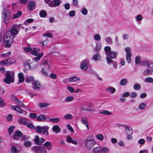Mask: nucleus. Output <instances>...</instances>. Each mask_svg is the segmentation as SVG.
Segmentation results:
<instances>
[{
  "mask_svg": "<svg viewBox=\"0 0 153 153\" xmlns=\"http://www.w3.org/2000/svg\"><path fill=\"white\" fill-rule=\"evenodd\" d=\"M21 24L14 25L12 27L11 31H8L5 33L0 34V47L4 45L6 48H9L13 41V36L19 32Z\"/></svg>",
  "mask_w": 153,
  "mask_h": 153,
  "instance_id": "obj_1",
  "label": "nucleus"
},
{
  "mask_svg": "<svg viewBox=\"0 0 153 153\" xmlns=\"http://www.w3.org/2000/svg\"><path fill=\"white\" fill-rule=\"evenodd\" d=\"M139 64L141 65L147 66V68L143 73L144 75H149L153 72V62L148 60H143Z\"/></svg>",
  "mask_w": 153,
  "mask_h": 153,
  "instance_id": "obj_2",
  "label": "nucleus"
},
{
  "mask_svg": "<svg viewBox=\"0 0 153 153\" xmlns=\"http://www.w3.org/2000/svg\"><path fill=\"white\" fill-rule=\"evenodd\" d=\"M104 50L106 55V60H107L108 58L111 59L116 58L117 55V52L115 51H111V48L110 46H107L105 47L104 48Z\"/></svg>",
  "mask_w": 153,
  "mask_h": 153,
  "instance_id": "obj_3",
  "label": "nucleus"
},
{
  "mask_svg": "<svg viewBox=\"0 0 153 153\" xmlns=\"http://www.w3.org/2000/svg\"><path fill=\"white\" fill-rule=\"evenodd\" d=\"M6 78L4 79V82L7 84H10L14 82V72L13 71H8L5 74Z\"/></svg>",
  "mask_w": 153,
  "mask_h": 153,
  "instance_id": "obj_4",
  "label": "nucleus"
},
{
  "mask_svg": "<svg viewBox=\"0 0 153 153\" xmlns=\"http://www.w3.org/2000/svg\"><path fill=\"white\" fill-rule=\"evenodd\" d=\"M10 10L7 8H4L2 11L1 18L2 21L5 22L6 25L7 24L6 22L10 19Z\"/></svg>",
  "mask_w": 153,
  "mask_h": 153,
  "instance_id": "obj_5",
  "label": "nucleus"
},
{
  "mask_svg": "<svg viewBox=\"0 0 153 153\" xmlns=\"http://www.w3.org/2000/svg\"><path fill=\"white\" fill-rule=\"evenodd\" d=\"M37 60L35 59L34 60L30 59L27 60L25 63V66H28V68L31 69H34L36 68L38 65V62Z\"/></svg>",
  "mask_w": 153,
  "mask_h": 153,
  "instance_id": "obj_6",
  "label": "nucleus"
},
{
  "mask_svg": "<svg viewBox=\"0 0 153 153\" xmlns=\"http://www.w3.org/2000/svg\"><path fill=\"white\" fill-rule=\"evenodd\" d=\"M49 127L47 126H38L36 128V132L38 133H42L43 134L48 135L49 134L48 130Z\"/></svg>",
  "mask_w": 153,
  "mask_h": 153,
  "instance_id": "obj_7",
  "label": "nucleus"
},
{
  "mask_svg": "<svg viewBox=\"0 0 153 153\" xmlns=\"http://www.w3.org/2000/svg\"><path fill=\"white\" fill-rule=\"evenodd\" d=\"M125 51L126 61L128 63H130L131 62V57L132 55L131 48L129 47H126L125 48Z\"/></svg>",
  "mask_w": 153,
  "mask_h": 153,
  "instance_id": "obj_8",
  "label": "nucleus"
},
{
  "mask_svg": "<svg viewBox=\"0 0 153 153\" xmlns=\"http://www.w3.org/2000/svg\"><path fill=\"white\" fill-rule=\"evenodd\" d=\"M39 49L38 48H33V50L31 52L32 54L37 56L35 59L37 60H39L43 56V54L42 53L39 54Z\"/></svg>",
  "mask_w": 153,
  "mask_h": 153,
  "instance_id": "obj_9",
  "label": "nucleus"
},
{
  "mask_svg": "<svg viewBox=\"0 0 153 153\" xmlns=\"http://www.w3.org/2000/svg\"><path fill=\"white\" fill-rule=\"evenodd\" d=\"M89 61L87 59H84L81 62L80 65L81 68L84 71L86 70L88 68V65H89Z\"/></svg>",
  "mask_w": 153,
  "mask_h": 153,
  "instance_id": "obj_10",
  "label": "nucleus"
},
{
  "mask_svg": "<svg viewBox=\"0 0 153 153\" xmlns=\"http://www.w3.org/2000/svg\"><path fill=\"white\" fill-rule=\"evenodd\" d=\"M107 64L108 65H111L112 64L113 65V68L116 69L117 68L118 64L117 62H115L112 59L107 58V60L106 61Z\"/></svg>",
  "mask_w": 153,
  "mask_h": 153,
  "instance_id": "obj_11",
  "label": "nucleus"
},
{
  "mask_svg": "<svg viewBox=\"0 0 153 153\" xmlns=\"http://www.w3.org/2000/svg\"><path fill=\"white\" fill-rule=\"evenodd\" d=\"M10 107L13 110L17 111L19 114H22L23 113V110L18 105H10Z\"/></svg>",
  "mask_w": 153,
  "mask_h": 153,
  "instance_id": "obj_12",
  "label": "nucleus"
},
{
  "mask_svg": "<svg viewBox=\"0 0 153 153\" xmlns=\"http://www.w3.org/2000/svg\"><path fill=\"white\" fill-rule=\"evenodd\" d=\"M66 80L67 83L76 82L80 80V79L76 76H73L66 79Z\"/></svg>",
  "mask_w": 153,
  "mask_h": 153,
  "instance_id": "obj_13",
  "label": "nucleus"
},
{
  "mask_svg": "<svg viewBox=\"0 0 153 153\" xmlns=\"http://www.w3.org/2000/svg\"><path fill=\"white\" fill-rule=\"evenodd\" d=\"M85 143L87 147L90 149L94 146L96 144V142L94 140H93Z\"/></svg>",
  "mask_w": 153,
  "mask_h": 153,
  "instance_id": "obj_14",
  "label": "nucleus"
},
{
  "mask_svg": "<svg viewBox=\"0 0 153 153\" xmlns=\"http://www.w3.org/2000/svg\"><path fill=\"white\" fill-rule=\"evenodd\" d=\"M22 133L20 131H16L13 135V138L14 140H18L19 138L22 136Z\"/></svg>",
  "mask_w": 153,
  "mask_h": 153,
  "instance_id": "obj_15",
  "label": "nucleus"
},
{
  "mask_svg": "<svg viewBox=\"0 0 153 153\" xmlns=\"http://www.w3.org/2000/svg\"><path fill=\"white\" fill-rule=\"evenodd\" d=\"M53 2L54 3V4H53L51 3H50L49 6L51 7H54L56 6H59L60 4V1L59 0H53Z\"/></svg>",
  "mask_w": 153,
  "mask_h": 153,
  "instance_id": "obj_16",
  "label": "nucleus"
},
{
  "mask_svg": "<svg viewBox=\"0 0 153 153\" xmlns=\"http://www.w3.org/2000/svg\"><path fill=\"white\" fill-rule=\"evenodd\" d=\"M88 119L85 117H83L81 118V123L84 125L87 128L88 130L89 129L88 124L87 122Z\"/></svg>",
  "mask_w": 153,
  "mask_h": 153,
  "instance_id": "obj_17",
  "label": "nucleus"
},
{
  "mask_svg": "<svg viewBox=\"0 0 153 153\" xmlns=\"http://www.w3.org/2000/svg\"><path fill=\"white\" fill-rule=\"evenodd\" d=\"M124 126L125 128V131L126 134H132L133 131L131 128L128 126L124 125Z\"/></svg>",
  "mask_w": 153,
  "mask_h": 153,
  "instance_id": "obj_18",
  "label": "nucleus"
},
{
  "mask_svg": "<svg viewBox=\"0 0 153 153\" xmlns=\"http://www.w3.org/2000/svg\"><path fill=\"white\" fill-rule=\"evenodd\" d=\"M33 88L36 90L39 89L41 85L40 83L38 81H34L32 83Z\"/></svg>",
  "mask_w": 153,
  "mask_h": 153,
  "instance_id": "obj_19",
  "label": "nucleus"
},
{
  "mask_svg": "<svg viewBox=\"0 0 153 153\" xmlns=\"http://www.w3.org/2000/svg\"><path fill=\"white\" fill-rule=\"evenodd\" d=\"M43 145L48 150H51L52 149L51 143L50 142H46Z\"/></svg>",
  "mask_w": 153,
  "mask_h": 153,
  "instance_id": "obj_20",
  "label": "nucleus"
},
{
  "mask_svg": "<svg viewBox=\"0 0 153 153\" xmlns=\"http://www.w3.org/2000/svg\"><path fill=\"white\" fill-rule=\"evenodd\" d=\"M52 130L55 133H58L61 131V129L58 125L54 126L52 128Z\"/></svg>",
  "mask_w": 153,
  "mask_h": 153,
  "instance_id": "obj_21",
  "label": "nucleus"
},
{
  "mask_svg": "<svg viewBox=\"0 0 153 153\" xmlns=\"http://www.w3.org/2000/svg\"><path fill=\"white\" fill-rule=\"evenodd\" d=\"M18 76L19 78V82L20 83H22L23 82L25 79L23 74L22 73H19L18 74Z\"/></svg>",
  "mask_w": 153,
  "mask_h": 153,
  "instance_id": "obj_22",
  "label": "nucleus"
},
{
  "mask_svg": "<svg viewBox=\"0 0 153 153\" xmlns=\"http://www.w3.org/2000/svg\"><path fill=\"white\" fill-rule=\"evenodd\" d=\"M43 63L45 65V69L46 70H48L51 65V62L49 60L45 61Z\"/></svg>",
  "mask_w": 153,
  "mask_h": 153,
  "instance_id": "obj_23",
  "label": "nucleus"
},
{
  "mask_svg": "<svg viewBox=\"0 0 153 153\" xmlns=\"http://www.w3.org/2000/svg\"><path fill=\"white\" fill-rule=\"evenodd\" d=\"M47 117L45 115L41 114L39 115L36 118V120L38 121H42L46 119Z\"/></svg>",
  "mask_w": 153,
  "mask_h": 153,
  "instance_id": "obj_24",
  "label": "nucleus"
},
{
  "mask_svg": "<svg viewBox=\"0 0 153 153\" xmlns=\"http://www.w3.org/2000/svg\"><path fill=\"white\" fill-rule=\"evenodd\" d=\"M19 123L21 124L26 125L29 122V120L27 119H19L18 121Z\"/></svg>",
  "mask_w": 153,
  "mask_h": 153,
  "instance_id": "obj_25",
  "label": "nucleus"
},
{
  "mask_svg": "<svg viewBox=\"0 0 153 153\" xmlns=\"http://www.w3.org/2000/svg\"><path fill=\"white\" fill-rule=\"evenodd\" d=\"M35 4L33 1H30L28 4V7L30 10H33L35 7Z\"/></svg>",
  "mask_w": 153,
  "mask_h": 153,
  "instance_id": "obj_26",
  "label": "nucleus"
},
{
  "mask_svg": "<svg viewBox=\"0 0 153 153\" xmlns=\"http://www.w3.org/2000/svg\"><path fill=\"white\" fill-rule=\"evenodd\" d=\"M99 114H104L106 115H110L112 114V113L106 110H102L99 112Z\"/></svg>",
  "mask_w": 153,
  "mask_h": 153,
  "instance_id": "obj_27",
  "label": "nucleus"
},
{
  "mask_svg": "<svg viewBox=\"0 0 153 153\" xmlns=\"http://www.w3.org/2000/svg\"><path fill=\"white\" fill-rule=\"evenodd\" d=\"M93 153H100L101 152V147L97 146L94 148L92 150Z\"/></svg>",
  "mask_w": 153,
  "mask_h": 153,
  "instance_id": "obj_28",
  "label": "nucleus"
},
{
  "mask_svg": "<svg viewBox=\"0 0 153 153\" xmlns=\"http://www.w3.org/2000/svg\"><path fill=\"white\" fill-rule=\"evenodd\" d=\"M92 59L95 61L100 60L101 59V57L99 53H96L94 55Z\"/></svg>",
  "mask_w": 153,
  "mask_h": 153,
  "instance_id": "obj_29",
  "label": "nucleus"
},
{
  "mask_svg": "<svg viewBox=\"0 0 153 153\" xmlns=\"http://www.w3.org/2000/svg\"><path fill=\"white\" fill-rule=\"evenodd\" d=\"M135 18L137 21L138 22H141L143 19V17L141 15L139 14L136 16Z\"/></svg>",
  "mask_w": 153,
  "mask_h": 153,
  "instance_id": "obj_30",
  "label": "nucleus"
},
{
  "mask_svg": "<svg viewBox=\"0 0 153 153\" xmlns=\"http://www.w3.org/2000/svg\"><path fill=\"white\" fill-rule=\"evenodd\" d=\"M107 91L112 94H113L115 92L116 90L114 87L110 86L107 88Z\"/></svg>",
  "mask_w": 153,
  "mask_h": 153,
  "instance_id": "obj_31",
  "label": "nucleus"
},
{
  "mask_svg": "<svg viewBox=\"0 0 153 153\" xmlns=\"http://www.w3.org/2000/svg\"><path fill=\"white\" fill-rule=\"evenodd\" d=\"M7 59H4L0 62V65L1 66H5L8 65Z\"/></svg>",
  "mask_w": 153,
  "mask_h": 153,
  "instance_id": "obj_32",
  "label": "nucleus"
},
{
  "mask_svg": "<svg viewBox=\"0 0 153 153\" xmlns=\"http://www.w3.org/2000/svg\"><path fill=\"white\" fill-rule=\"evenodd\" d=\"M101 152L104 153L108 152L109 151V149L106 147H101Z\"/></svg>",
  "mask_w": 153,
  "mask_h": 153,
  "instance_id": "obj_33",
  "label": "nucleus"
},
{
  "mask_svg": "<svg viewBox=\"0 0 153 153\" xmlns=\"http://www.w3.org/2000/svg\"><path fill=\"white\" fill-rule=\"evenodd\" d=\"M94 39L96 41H99L101 39V36L98 33H96L93 36Z\"/></svg>",
  "mask_w": 153,
  "mask_h": 153,
  "instance_id": "obj_34",
  "label": "nucleus"
},
{
  "mask_svg": "<svg viewBox=\"0 0 153 153\" xmlns=\"http://www.w3.org/2000/svg\"><path fill=\"white\" fill-rule=\"evenodd\" d=\"M49 105V104L48 103H40L39 104V106L41 108H44L48 106Z\"/></svg>",
  "mask_w": 153,
  "mask_h": 153,
  "instance_id": "obj_35",
  "label": "nucleus"
},
{
  "mask_svg": "<svg viewBox=\"0 0 153 153\" xmlns=\"http://www.w3.org/2000/svg\"><path fill=\"white\" fill-rule=\"evenodd\" d=\"M60 119L58 117H54L50 118L49 119L48 121L52 123H57L59 121Z\"/></svg>",
  "mask_w": 153,
  "mask_h": 153,
  "instance_id": "obj_36",
  "label": "nucleus"
},
{
  "mask_svg": "<svg viewBox=\"0 0 153 153\" xmlns=\"http://www.w3.org/2000/svg\"><path fill=\"white\" fill-rule=\"evenodd\" d=\"M74 99V97L72 96H68L65 99V100L66 102H70L72 101Z\"/></svg>",
  "mask_w": 153,
  "mask_h": 153,
  "instance_id": "obj_37",
  "label": "nucleus"
},
{
  "mask_svg": "<svg viewBox=\"0 0 153 153\" xmlns=\"http://www.w3.org/2000/svg\"><path fill=\"white\" fill-rule=\"evenodd\" d=\"M127 81V80L126 79H122L120 82V85L122 86L125 85L126 84Z\"/></svg>",
  "mask_w": 153,
  "mask_h": 153,
  "instance_id": "obj_38",
  "label": "nucleus"
},
{
  "mask_svg": "<svg viewBox=\"0 0 153 153\" xmlns=\"http://www.w3.org/2000/svg\"><path fill=\"white\" fill-rule=\"evenodd\" d=\"M34 80V78L32 76H28L26 77L25 81L26 82L29 83Z\"/></svg>",
  "mask_w": 153,
  "mask_h": 153,
  "instance_id": "obj_39",
  "label": "nucleus"
},
{
  "mask_svg": "<svg viewBox=\"0 0 153 153\" xmlns=\"http://www.w3.org/2000/svg\"><path fill=\"white\" fill-rule=\"evenodd\" d=\"M34 21V20L33 19H28L25 21L24 22V24L26 25H27L28 23H31L33 22Z\"/></svg>",
  "mask_w": 153,
  "mask_h": 153,
  "instance_id": "obj_40",
  "label": "nucleus"
},
{
  "mask_svg": "<svg viewBox=\"0 0 153 153\" xmlns=\"http://www.w3.org/2000/svg\"><path fill=\"white\" fill-rule=\"evenodd\" d=\"M26 125L27 126L31 129H33L35 128L34 126L33 125L32 122L29 120V122Z\"/></svg>",
  "mask_w": 153,
  "mask_h": 153,
  "instance_id": "obj_41",
  "label": "nucleus"
},
{
  "mask_svg": "<svg viewBox=\"0 0 153 153\" xmlns=\"http://www.w3.org/2000/svg\"><path fill=\"white\" fill-rule=\"evenodd\" d=\"M64 117L65 119L68 120H70L72 119L73 117L71 114H66L64 115Z\"/></svg>",
  "mask_w": 153,
  "mask_h": 153,
  "instance_id": "obj_42",
  "label": "nucleus"
},
{
  "mask_svg": "<svg viewBox=\"0 0 153 153\" xmlns=\"http://www.w3.org/2000/svg\"><path fill=\"white\" fill-rule=\"evenodd\" d=\"M144 81L145 82L147 83H153V79L151 77H148L146 78Z\"/></svg>",
  "mask_w": 153,
  "mask_h": 153,
  "instance_id": "obj_43",
  "label": "nucleus"
},
{
  "mask_svg": "<svg viewBox=\"0 0 153 153\" xmlns=\"http://www.w3.org/2000/svg\"><path fill=\"white\" fill-rule=\"evenodd\" d=\"M146 106V104L144 102L141 103L139 105L138 108L140 110L144 109Z\"/></svg>",
  "mask_w": 153,
  "mask_h": 153,
  "instance_id": "obj_44",
  "label": "nucleus"
},
{
  "mask_svg": "<svg viewBox=\"0 0 153 153\" xmlns=\"http://www.w3.org/2000/svg\"><path fill=\"white\" fill-rule=\"evenodd\" d=\"M96 138L100 141H102L103 139V136L102 134H98L96 136Z\"/></svg>",
  "mask_w": 153,
  "mask_h": 153,
  "instance_id": "obj_45",
  "label": "nucleus"
},
{
  "mask_svg": "<svg viewBox=\"0 0 153 153\" xmlns=\"http://www.w3.org/2000/svg\"><path fill=\"white\" fill-rule=\"evenodd\" d=\"M15 126H10L8 129V132L9 134L10 135L12 134V133L13 132V131L15 128Z\"/></svg>",
  "mask_w": 153,
  "mask_h": 153,
  "instance_id": "obj_46",
  "label": "nucleus"
},
{
  "mask_svg": "<svg viewBox=\"0 0 153 153\" xmlns=\"http://www.w3.org/2000/svg\"><path fill=\"white\" fill-rule=\"evenodd\" d=\"M7 60L8 61V65H10L16 62L15 59L13 58L8 59H7Z\"/></svg>",
  "mask_w": 153,
  "mask_h": 153,
  "instance_id": "obj_47",
  "label": "nucleus"
},
{
  "mask_svg": "<svg viewBox=\"0 0 153 153\" xmlns=\"http://www.w3.org/2000/svg\"><path fill=\"white\" fill-rule=\"evenodd\" d=\"M141 88V85L139 84H135L133 86L134 89L136 90H138L140 89Z\"/></svg>",
  "mask_w": 153,
  "mask_h": 153,
  "instance_id": "obj_48",
  "label": "nucleus"
},
{
  "mask_svg": "<svg viewBox=\"0 0 153 153\" xmlns=\"http://www.w3.org/2000/svg\"><path fill=\"white\" fill-rule=\"evenodd\" d=\"M22 14V12L21 11H18L16 14H13L14 19H16L19 17Z\"/></svg>",
  "mask_w": 153,
  "mask_h": 153,
  "instance_id": "obj_49",
  "label": "nucleus"
},
{
  "mask_svg": "<svg viewBox=\"0 0 153 153\" xmlns=\"http://www.w3.org/2000/svg\"><path fill=\"white\" fill-rule=\"evenodd\" d=\"M39 15L41 17H45L46 16V12L45 10H42L40 12Z\"/></svg>",
  "mask_w": 153,
  "mask_h": 153,
  "instance_id": "obj_50",
  "label": "nucleus"
},
{
  "mask_svg": "<svg viewBox=\"0 0 153 153\" xmlns=\"http://www.w3.org/2000/svg\"><path fill=\"white\" fill-rule=\"evenodd\" d=\"M93 136L92 135H89L85 140V142L94 140L93 139Z\"/></svg>",
  "mask_w": 153,
  "mask_h": 153,
  "instance_id": "obj_51",
  "label": "nucleus"
},
{
  "mask_svg": "<svg viewBox=\"0 0 153 153\" xmlns=\"http://www.w3.org/2000/svg\"><path fill=\"white\" fill-rule=\"evenodd\" d=\"M29 116L30 118L32 119H34L37 117V114L34 113H30Z\"/></svg>",
  "mask_w": 153,
  "mask_h": 153,
  "instance_id": "obj_52",
  "label": "nucleus"
},
{
  "mask_svg": "<svg viewBox=\"0 0 153 153\" xmlns=\"http://www.w3.org/2000/svg\"><path fill=\"white\" fill-rule=\"evenodd\" d=\"M106 42L108 44H110L112 43V40L111 37L108 36L106 37L105 39Z\"/></svg>",
  "mask_w": 153,
  "mask_h": 153,
  "instance_id": "obj_53",
  "label": "nucleus"
},
{
  "mask_svg": "<svg viewBox=\"0 0 153 153\" xmlns=\"http://www.w3.org/2000/svg\"><path fill=\"white\" fill-rule=\"evenodd\" d=\"M39 146H34L32 148V150L36 152H39Z\"/></svg>",
  "mask_w": 153,
  "mask_h": 153,
  "instance_id": "obj_54",
  "label": "nucleus"
},
{
  "mask_svg": "<svg viewBox=\"0 0 153 153\" xmlns=\"http://www.w3.org/2000/svg\"><path fill=\"white\" fill-rule=\"evenodd\" d=\"M11 99L12 100V101L15 102V103L16 102V100H18V99L17 98L16 96L14 94H12L10 96Z\"/></svg>",
  "mask_w": 153,
  "mask_h": 153,
  "instance_id": "obj_55",
  "label": "nucleus"
},
{
  "mask_svg": "<svg viewBox=\"0 0 153 153\" xmlns=\"http://www.w3.org/2000/svg\"><path fill=\"white\" fill-rule=\"evenodd\" d=\"M12 153H18L19 152L16 148L15 146H13L11 147Z\"/></svg>",
  "mask_w": 153,
  "mask_h": 153,
  "instance_id": "obj_56",
  "label": "nucleus"
},
{
  "mask_svg": "<svg viewBox=\"0 0 153 153\" xmlns=\"http://www.w3.org/2000/svg\"><path fill=\"white\" fill-rule=\"evenodd\" d=\"M137 94L136 92H132L131 93L130 96L131 98H134L137 97Z\"/></svg>",
  "mask_w": 153,
  "mask_h": 153,
  "instance_id": "obj_57",
  "label": "nucleus"
},
{
  "mask_svg": "<svg viewBox=\"0 0 153 153\" xmlns=\"http://www.w3.org/2000/svg\"><path fill=\"white\" fill-rule=\"evenodd\" d=\"M24 49L26 52H29L32 50V48L29 47H25L24 48Z\"/></svg>",
  "mask_w": 153,
  "mask_h": 153,
  "instance_id": "obj_58",
  "label": "nucleus"
},
{
  "mask_svg": "<svg viewBox=\"0 0 153 153\" xmlns=\"http://www.w3.org/2000/svg\"><path fill=\"white\" fill-rule=\"evenodd\" d=\"M140 59V57L139 56H137L135 58V62L136 64L139 63Z\"/></svg>",
  "mask_w": 153,
  "mask_h": 153,
  "instance_id": "obj_59",
  "label": "nucleus"
},
{
  "mask_svg": "<svg viewBox=\"0 0 153 153\" xmlns=\"http://www.w3.org/2000/svg\"><path fill=\"white\" fill-rule=\"evenodd\" d=\"M16 104H18L21 106H23L24 105V104L23 103V102L21 100H16Z\"/></svg>",
  "mask_w": 153,
  "mask_h": 153,
  "instance_id": "obj_60",
  "label": "nucleus"
},
{
  "mask_svg": "<svg viewBox=\"0 0 153 153\" xmlns=\"http://www.w3.org/2000/svg\"><path fill=\"white\" fill-rule=\"evenodd\" d=\"M76 12L74 10H71L69 12L68 15L70 16H75Z\"/></svg>",
  "mask_w": 153,
  "mask_h": 153,
  "instance_id": "obj_61",
  "label": "nucleus"
},
{
  "mask_svg": "<svg viewBox=\"0 0 153 153\" xmlns=\"http://www.w3.org/2000/svg\"><path fill=\"white\" fill-rule=\"evenodd\" d=\"M34 141L36 144L39 145V138L38 136H36L34 139Z\"/></svg>",
  "mask_w": 153,
  "mask_h": 153,
  "instance_id": "obj_62",
  "label": "nucleus"
},
{
  "mask_svg": "<svg viewBox=\"0 0 153 153\" xmlns=\"http://www.w3.org/2000/svg\"><path fill=\"white\" fill-rule=\"evenodd\" d=\"M67 88L70 92L71 93H73L74 92V89L73 87L69 86H67Z\"/></svg>",
  "mask_w": 153,
  "mask_h": 153,
  "instance_id": "obj_63",
  "label": "nucleus"
},
{
  "mask_svg": "<svg viewBox=\"0 0 153 153\" xmlns=\"http://www.w3.org/2000/svg\"><path fill=\"white\" fill-rule=\"evenodd\" d=\"M48 43V40H45L43 42H42L40 44L42 46H44L47 45Z\"/></svg>",
  "mask_w": 153,
  "mask_h": 153,
  "instance_id": "obj_64",
  "label": "nucleus"
}]
</instances>
